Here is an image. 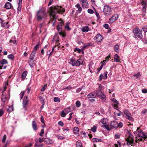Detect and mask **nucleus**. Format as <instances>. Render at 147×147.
Instances as JSON below:
<instances>
[{
	"label": "nucleus",
	"mask_w": 147,
	"mask_h": 147,
	"mask_svg": "<svg viewBox=\"0 0 147 147\" xmlns=\"http://www.w3.org/2000/svg\"><path fill=\"white\" fill-rule=\"evenodd\" d=\"M1 100L2 101L4 102L7 99L6 95L4 96L3 94H2Z\"/></svg>",
	"instance_id": "24"
},
{
	"label": "nucleus",
	"mask_w": 147,
	"mask_h": 147,
	"mask_svg": "<svg viewBox=\"0 0 147 147\" xmlns=\"http://www.w3.org/2000/svg\"><path fill=\"white\" fill-rule=\"evenodd\" d=\"M32 125L34 130H36L37 129V124L35 121H32Z\"/></svg>",
	"instance_id": "14"
},
{
	"label": "nucleus",
	"mask_w": 147,
	"mask_h": 147,
	"mask_svg": "<svg viewBox=\"0 0 147 147\" xmlns=\"http://www.w3.org/2000/svg\"><path fill=\"white\" fill-rule=\"evenodd\" d=\"M27 92L29 94L30 92V91L31 90V87L28 86L26 89Z\"/></svg>",
	"instance_id": "59"
},
{
	"label": "nucleus",
	"mask_w": 147,
	"mask_h": 147,
	"mask_svg": "<svg viewBox=\"0 0 147 147\" xmlns=\"http://www.w3.org/2000/svg\"><path fill=\"white\" fill-rule=\"evenodd\" d=\"M96 129L97 127L96 126H94L91 128V130L93 132H95L96 131Z\"/></svg>",
	"instance_id": "38"
},
{
	"label": "nucleus",
	"mask_w": 147,
	"mask_h": 147,
	"mask_svg": "<svg viewBox=\"0 0 147 147\" xmlns=\"http://www.w3.org/2000/svg\"><path fill=\"white\" fill-rule=\"evenodd\" d=\"M88 12L90 14L93 13H94L93 10L91 9H89L88 10Z\"/></svg>",
	"instance_id": "54"
},
{
	"label": "nucleus",
	"mask_w": 147,
	"mask_h": 147,
	"mask_svg": "<svg viewBox=\"0 0 147 147\" xmlns=\"http://www.w3.org/2000/svg\"><path fill=\"white\" fill-rule=\"evenodd\" d=\"M76 107H80V105H81L80 102L79 101H77L76 102Z\"/></svg>",
	"instance_id": "41"
},
{
	"label": "nucleus",
	"mask_w": 147,
	"mask_h": 147,
	"mask_svg": "<svg viewBox=\"0 0 147 147\" xmlns=\"http://www.w3.org/2000/svg\"><path fill=\"white\" fill-rule=\"evenodd\" d=\"M142 92L144 93H147V89H142Z\"/></svg>",
	"instance_id": "64"
},
{
	"label": "nucleus",
	"mask_w": 147,
	"mask_h": 147,
	"mask_svg": "<svg viewBox=\"0 0 147 147\" xmlns=\"http://www.w3.org/2000/svg\"><path fill=\"white\" fill-rule=\"evenodd\" d=\"M8 63L7 61L4 59H3L0 61V65L3 66L4 64H7Z\"/></svg>",
	"instance_id": "15"
},
{
	"label": "nucleus",
	"mask_w": 147,
	"mask_h": 147,
	"mask_svg": "<svg viewBox=\"0 0 147 147\" xmlns=\"http://www.w3.org/2000/svg\"><path fill=\"white\" fill-rule=\"evenodd\" d=\"M76 147H83L82 144L80 141H78L76 142Z\"/></svg>",
	"instance_id": "31"
},
{
	"label": "nucleus",
	"mask_w": 147,
	"mask_h": 147,
	"mask_svg": "<svg viewBox=\"0 0 147 147\" xmlns=\"http://www.w3.org/2000/svg\"><path fill=\"white\" fill-rule=\"evenodd\" d=\"M89 28L88 26H86L82 28V30L83 32H87L88 31Z\"/></svg>",
	"instance_id": "25"
},
{
	"label": "nucleus",
	"mask_w": 147,
	"mask_h": 147,
	"mask_svg": "<svg viewBox=\"0 0 147 147\" xmlns=\"http://www.w3.org/2000/svg\"><path fill=\"white\" fill-rule=\"evenodd\" d=\"M8 58L11 60H13L14 58V56L12 54L9 55H8Z\"/></svg>",
	"instance_id": "35"
},
{
	"label": "nucleus",
	"mask_w": 147,
	"mask_h": 147,
	"mask_svg": "<svg viewBox=\"0 0 147 147\" xmlns=\"http://www.w3.org/2000/svg\"><path fill=\"white\" fill-rule=\"evenodd\" d=\"M126 140L127 145H131L134 142V137L132 135H129L128 136Z\"/></svg>",
	"instance_id": "6"
},
{
	"label": "nucleus",
	"mask_w": 147,
	"mask_h": 147,
	"mask_svg": "<svg viewBox=\"0 0 147 147\" xmlns=\"http://www.w3.org/2000/svg\"><path fill=\"white\" fill-rule=\"evenodd\" d=\"M76 62V61L75 60H74L73 59H70V63H71L72 65L73 66L75 65V63Z\"/></svg>",
	"instance_id": "28"
},
{
	"label": "nucleus",
	"mask_w": 147,
	"mask_h": 147,
	"mask_svg": "<svg viewBox=\"0 0 147 147\" xmlns=\"http://www.w3.org/2000/svg\"><path fill=\"white\" fill-rule=\"evenodd\" d=\"M140 73L139 72H138L136 74L134 75L133 76L135 77L136 78H137L140 76Z\"/></svg>",
	"instance_id": "42"
},
{
	"label": "nucleus",
	"mask_w": 147,
	"mask_h": 147,
	"mask_svg": "<svg viewBox=\"0 0 147 147\" xmlns=\"http://www.w3.org/2000/svg\"><path fill=\"white\" fill-rule=\"evenodd\" d=\"M142 136L140 135V134H138V140H139L140 141H142Z\"/></svg>",
	"instance_id": "49"
},
{
	"label": "nucleus",
	"mask_w": 147,
	"mask_h": 147,
	"mask_svg": "<svg viewBox=\"0 0 147 147\" xmlns=\"http://www.w3.org/2000/svg\"><path fill=\"white\" fill-rule=\"evenodd\" d=\"M104 64V63H102L100 66V67L98 68L97 70H98V71L97 72H98L100 71V70L102 69V68Z\"/></svg>",
	"instance_id": "43"
},
{
	"label": "nucleus",
	"mask_w": 147,
	"mask_h": 147,
	"mask_svg": "<svg viewBox=\"0 0 147 147\" xmlns=\"http://www.w3.org/2000/svg\"><path fill=\"white\" fill-rule=\"evenodd\" d=\"M38 140L39 142L41 143L43 141L45 142V139H44V138H39Z\"/></svg>",
	"instance_id": "47"
},
{
	"label": "nucleus",
	"mask_w": 147,
	"mask_h": 147,
	"mask_svg": "<svg viewBox=\"0 0 147 147\" xmlns=\"http://www.w3.org/2000/svg\"><path fill=\"white\" fill-rule=\"evenodd\" d=\"M39 45L38 44H37L35 46L33 49V51H34L35 53H36V51H37L38 49L39 48Z\"/></svg>",
	"instance_id": "30"
},
{
	"label": "nucleus",
	"mask_w": 147,
	"mask_h": 147,
	"mask_svg": "<svg viewBox=\"0 0 147 147\" xmlns=\"http://www.w3.org/2000/svg\"><path fill=\"white\" fill-rule=\"evenodd\" d=\"M82 7L83 8H87L88 7V3L87 1L84 2V3H82Z\"/></svg>",
	"instance_id": "27"
},
{
	"label": "nucleus",
	"mask_w": 147,
	"mask_h": 147,
	"mask_svg": "<svg viewBox=\"0 0 147 147\" xmlns=\"http://www.w3.org/2000/svg\"><path fill=\"white\" fill-rule=\"evenodd\" d=\"M83 60L81 59H79L76 61L75 65L76 66H79L80 65H82L83 64Z\"/></svg>",
	"instance_id": "12"
},
{
	"label": "nucleus",
	"mask_w": 147,
	"mask_h": 147,
	"mask_svg": "<svg viewBox=\"0 0 147 147\" xmlns=\"http://www.w3.org/2000/svg\"><path fill=\"white\" fill-rule=\"evenodd\" d=\"M27 71H24L22 75V78L23 79L25 78L27 75Z\"/></svg>",
	"instance_id": "33"
},
{
	"label": "nucleus",
	"mask_w": 147,
	"mask_h": 147,
	"mask_svg": "<svg viewBox=\"0 0 147 147\" xmlns=\"http://www.w3.org/2000/svg\"><path fill=\"white\" fill-rule=\"evenodd\" d=\"M28 101V97L27 96H26V97H25L22 102L23 106L24 107H26L27 105Z\"/></svg>",
	"instance_id": "8"
},
{
	"label": "nucleus",
	"mask_w": 147,
	"mask_h": 147,
	"mask_svg": "<svg viewBox=\"0 0 147 147\" xmlns=\"http://www.w3.org/2000/svg\"><path fill=\"white\" fill-rule=\"evenodd\" d=\"M79 128L77 127H74L73 129V133L75 134H79Z\"/></svg>",
	"instance_id": "19"
},
{
	"label": "nucleus",
	"mask_w": 147,
	"mask_h": 147,
	"mask_svg": "<svg viewBox=\"0 0 147 147\" xmlns=\"http://www.w3.org/2000/svg\"><path fill=\"white\" fill-rule=\"evenodd\" d=\"M142 138H144L145 139L144 140H145L147 138V135H146L145 134V133H144V134H142Z\"/></svg>",
	"instance_id": "60"
},
{
	"label": "nucleus",
	"mask_w": 147,
	"mask_h": 147,
	"mask_svg": "<svg viewBox=\"0 0 147 147\" xmlns=\"http://www.w3.org/2000/svg\"><path fill=\"white\" fill-rule=\"evenodd\" d=\"M66 114L67 113H65L64 111H63L61 113V115L62 117H64L66 116Z\"/></svg>",
	"instance_id": "40"
},
{
	"label": "nucleus",
	"mask_w": 147,
	"mask_h": 147,
	"mask_svg": "<svg viewBox=\"0 0 147 147\" xmlns=\"http://www.w3.org/2000/svg\"><path fill=\"white\" fill-rule=\"evenodd\" d=\"M70 109V108L69 107H68L67 109H65L64 110V111H65V112L67 113V114L68 113H69V112L71 111L70 110H69L68 111V110H69Z\"/></svg>",
	"instance_id": "44"
},
{
	"label": "nucleus",
	"mask_w": 147,
	"mask_h": 147,
	"mask_svg": "<svg viewBox=\"0 0 147 147\" xmlns=\"http://www.w3.org/2000/svg\"><path fill=\"white\" fill-rule=\"evenodd\" d=\"M93 141L97 142H102V140L101 139H99L97 138H93L92 139Z\"/></svg>",
	"instance_id": "39"
},
{
	"label": "nucleus",
	"mask_w": 147,
	"mask_h": 147,
	"mask_svg": "<svg viewBox=\"0 0 147 147\" xmlns=\"http://www.w3.org/2000/svg\"><path fill=\"white\" fill-rule=\"evenodd\" d=\"M58 124L59 125L61 126H63V123L61 121H60L58 122Z\"/></svg>",
	"instance_id": "57"
},
{
	"label": "nucleus",
	"mask_w": 147,
	"mask_h": 147,
	"mask_svg": "<svg viewBox=\"0 0 147 147\" xmlns=\"http://www.w3.org/2000/svg\"><path fill=\"white\" fill-rule=\"evenodd\" d=\"M60 100V99L58 97H55L54 98V101L55 102H59Z\"/></svg>",
	"instance_id": "37"
},
{
	"label": "nucleus",
	"mask_w": 147,
	"mask_h": 147,
	"mask_svg": "<svg viewBox=\"0 0 147 147\" xmlns=\"http://www.w3.org/2000/svg\"><path fill=\"white\" fill-rule=\"evenodd\" d=\"M142 29L144 32H147V25L143 27Z\"/></svg>",
	"instance_id": "53"
},
{
	"label": "nucleus",
	"mask_w": 147,
	"mask_h": 147,
	"mask_svg": "<svg viewBox=\"0 0 147 147\" xmlns=\"http://www.w3.org/2000/svg\"><path fill=\"white\" fill-rule=\"evenodd\" d=\"M104 26L106 29H108L109 28V26L108 24H105L104 25Z\"/></svg>",
	"instance_id": "62"
},
{
	"label": "nucleus",
	"mask_w": 147,
	"mask_h": 147,
	"mask_svg": "<svg viewBox=\"0 0 147 147\" xmlns=\"http://www.w3.org/2000/svg\"><path fill=\"white\" fill-rule=\"evenodd\" d=\"M112 100L115 103V104H113V105H115V107H118V102L114 98H112Z\"/></svg>",
	"instance_id": "22"
},
{
	"label": "nucleus",
	"mask_w": 147,
	"mask_h": 147,
	"mask_svg": "<svg viewBox=\"0 0 147 147\" xmlns=\"http://www.w3.org/2000/svg\"><path fill=\"white\" fill-rule=\"evenodd\" d=\"M24 94V91H22V92H21L20 93V94L21 99L22 98Z\"/></svg>",
	"instance_id": "46"
},
{
	"label": "nucleus",
	"mask_w": 147,
	"mask_h": 147,
	"mask_svg": "<svg viewBox=\"0 0 147 147\" xmlns=\"http://www.w3.org/2000/svg\"><path fill=\"white\" fill-rule=\"evenodd\" d=\"M118 18L117 15L116 14H115L109 19V21L111 23L113 22L117 19Z\"/></svg>",
	"instance_id": "11"
},
{
	"label": "nucleus",
	"mask_w": 147,
	"mask_h": 147,
	"mask_svg": "<svg viewBox=\"0 0 147 147\" xmlns=\"http://www.w3.org/2000/svg\"><path fill=\"white\" fill-rule=\"evenodd\" d=\"M63 22H59L58 23V25L57 26V29L58 30H59V31H61V27L62 26V24H63Z\"/></svg>",
	"instance_id": "20"
},
{
	"label": "nucleus",
	"mask_w": 147,
	"mask_h": 147,
	"mask_svg": "<svg viewBox=\"0 0 147 147\" xmlns=\"http://www.w3.org/2000/svg\"><path fill=\"white\" fill-rule=\"evenodd\" d=\"M76 7H77L79 11V13H80L82 11V7L80 6L79 3H78L76 5Z\"/></svg>",
	"instance_id": "26"
},
{
	"label": "nucleus",
	"mask_w": 147,
	"mask_h": 147,
	"mask_svg": "<svg viewBox=\"0 0 147 147\" xmlns=\"http://www.w3.org/2000/svg\"><path fill=\"white\" fill-rule=\"evenodd\" d=\"M46 14L44 11L42 10H39L38 12L36 15L37 20L38 21H40L42 19L44 18Z\"/></svg>",
	"instance_id": "4"
},
{
	"label": "nucleus",
	"mask_w": 147,
	"mask_h": 147,
	"mask_svg": "<svg viewBox=\"0 0 147 147\" xmlns=\"http://www.w3.org/2000/svg\"><path fill=\"white\" fill-rule=\"evenodd\" d=\"M45 144H50L53 143L52 140L48 138H45Z\"/></svg>",
	"instance_id": "16"
},
{
	"label": "nucleus",
	"mask_w": 147,
	"mask_h": 147,
	"mask_svg": "<svg viewBox=\"0 0 147 147\" xmlns=\"http://www.w3.org/2000/svg\"><path fill=\"white\" fill-rule=\"evenodd\" d=\"M120 135L119 134H115V137L116 139H118L120 138Z\"/></svg>",
	"instance_id": "56"
},
{
	"label": "nucleus",
	"mask_w": 147,
	"mask_h": 147,
	"mask_svg": "<svg viewBox=\"0 0 147 147\" xmlns=\"http://www.w3.org/2000/svg\"><path fill=\"white\" fill-rule=\"evenodd\" d=\"M46 87H47V85H44V86L42 88V89L41 90V91H44L45 90L46 88Z\"/></svg>",
	"instance_id": "58"
},
{
	"label": "nucleus",
	"mask_w": 147,
	"mask_h": 147,
	"mask_svg": "<svg viewBox=\"0 0 147 147\" xmlns=\"http://www.w3.org/2000/svg\"><path fill=\"white\" fill-rule=\"evenodd\" d=\"M44 129H42L41 130V132L39 134V135L41 136H42V134H44Z\"/></svg>",
	"instance_id": "52"
},
{
	"label": "nucleus",
	"mask_w": 147,
	"mask_h": 147,
	"mask_svg": "<svg viewBox=\"0 0 147 147\" xmlns=\"http://www.w3.org/2000/svg\"><path fill=\"white\" fill-rule=\"evenodd\" d=\"M36 53L34 51H32L30 57V60H33L34 57L35 56Z\"/></svg>",
	"instance_id": "18"
},
{
	"label": "nucleus",
	"mask_w": 147,
	"mask_h": 147,
	"mask_svg": "<svg viewBox=\"0 0 147 147\" xmlns=\"http://www.w3.org/2000/svg\"><path fill=\"white\" fill-rule=\"evenodd\" d=\"M69 23L68 22H67L66 23V26H65V28H66L68 30H70V28L69 27Z\"/></svg>",
	"instance_id": "51"
},
{
	"label": "nucleus",
	"mask_w": 147,
	"mask_h": 147,
	"mask_svg": "<svg viewBox=\"0 0 147 147\" xmlns=\"http://www.w3.org/2000/svg\"><path fill=\"white\" fill-rule=\"evenodd\" d=\"M123 113L127 117L126 119H129V120H133L132 117L131 116V114L127 110H125L123 111Z\"/></svg>",
	"instance_id": "7"
},
{
	"label": "nucleus",
	"mask_w": 147,
	"mask_h": 147,
	"mask_svg": "<svg viewBox=\"0 0 147 147\" xmlns=\"http://www.w3.org/2000/svg\"><path fill=\"white\" fill-rule=\"evenodd\" d=\"M104 77L103 75L102 74H101L100 76L99 77L100 81H101L102 80V78H103Z\"/></svg>",
	"instance_id": "63"
},
{
	"label": "nucleus",
	"mask_w": 147,
	"mask_h": 147,
	"mask_svg": "<svg viewBox=\"0 0 147 147\" xmlns=\"http://www.w3.org/2000/svg\"><path fill=\"white\" fill-rule=\"evenodd\" d=\"M65 11V9L61 6H52L50 8V15L53 18L51 19L50 22L53 23V26H54L56 21V17L55 14L57 13H62Z\"/></svg>",
	"instance_id": "1"
},
{
	"label": "nucleus",
	"mask_w": 147,
	"mask_h": 147,
	"mask_svg": "<svg viewBox=\"0 0 147 147\" xmlns=\"http://www.w3.org/2000/svg\"><path fill=\"white\" fill-rule=\"evenodd\" d=\"M106 119H105V118L102 119H101L100 121L102 123L105 124L106 123Z\"/></svg>",
	"instance_id": "48"
},
{
	"label": "nucleus",
	"mask_w": 147,
	"mask_h": 147,
	"mask_svg": "<svg viewBox=\"0 0 147 147\" xmlns=\"http://www.w3.org/2000/svg\"><path fill=\"white\" fill-rule=\"evenodd\" d=\"M111 128H117L118 127L117 122L115 121H112L111 123Z\"/></svg>",
	"instance_id": "9"
},
{
	"label": "nucleus",
	"mask_w": 147,
	"mask_h": 147,
	"mask_svg": "<svg viewBox=\"0 0 147 147\" xmlns=\"http://www.w3.org/2000/svg\"><path fill=\"white\" fill-rule=\"evenodd\" d=\"M12 5L9 2H7L5 4V7L7 9H9L11 8Z\"/></svg>",
	"instance_id": "13"
},
{
	"label": "nucleus",
	"mask_w": 147,
	"mask_h": 147,
	"mask_svg": "<svg viewBox=\"0 0 147 147\" xmlns=\"http://www.w3.org/2000/svg\"><path fill=\"white\" fill-rule=\"evenodd\" d=\"M114 50L117 53H118L119 52V47L118 45H116L115 46Z\"/></svg>",
	"instance_id": "32"
},
{
	"label": "nucleus",
	"mask_w": 147,
	"mask_h": 147,
	"mask_svg": "<svg viewBox=\"0 0 147 147\" xmlns=\"http://www.w3.org/2000/svg\"><path fill=\"white\" fill-rule=\"evenodd\" d=\"M103 12L106 16H108L113 13L111 7L108 5H105L104 7Z\"/></svg>",
	"instance_id": "2"
},
{
	"label": "nucleus",
	"mask_w": 147,
	"mask_h": 147,
	"mask_svg": "<svg viewBox=\"0 0 147 147\" xmlns=\"http://www.w3.org/2000/svg\"><path fill=\"white\" fill-rule=\"evenodd\" d=\"M29 63L30 65V66L31 67H33L34 66V61H31V60H30V61L29 62Z\"/></svg>",
	"instance_id": "36"
},
{
	"label": "nucleus",
	"mask_w": 147,
	"mask_h": 147,
	"mask_svg": "<svg viewBox=\"0 0 147 147\" xmlns=\"http://www.w3.org/2000/svg\"><path fill=\"white\" fill-rule=\"evenodd\" d=\"M4 112L2 109H0V117H1L3 114Z\"/></svg>",
	"instance_id": "61"
},
{
	"label": "nucleus",
	"mask_w": 147,
	"mask_h": 147,
	"mask_svg": "<svg viewBox=\"0 0 147 147\" xmlns=\"http://www.w3.org/2000/svg\"><path fill=\"white\" fill-rule=\"evenodd\" d=\"M134 33L136 37H138L140 39H142L143 36L142 30H140L138 27H136L134 31Z\"/></svg>",
	"instance_id": "3"
},
{
	"label": "nucleus",
	"mask_w": 147,
	"mask_h": 147,
	"mask_svg": "<svg viewBox=\"0 0 147 147\" xmlns=\"http://www.w3.org/2000/svg\"><path fill=\"white\" fill-rule=\"evenodd\" d=\"M87 97L88 98H94L96 96V94H94L93 93H91L87 95Z\"/></svg>",
	"instance_id": "17"
},
{
	"label": "nucleus",
	"mask_w": 147,
	"mask_h": 147,
	"mask_svg": "<svg viewBox=\"0 0 147 147\" xmlns=\"http://www.w3.org/2000/svg\"><path fill=\"white\" fill-rule=\"evenodd\" d=\"M115 61L118 62L120 61L119 57L117 54H116L114 56Z\"/></svg>",
	"instance_id": "21"
},
{
	"label": "nucleus",
	"mask_w": 147,
	"mask_h": 147,
	"mask_svg": "<svg viewBox=\"0 0 147 147\" xmlns=\"http://www.w3.org/2000/svg\"><path fill=\"white\" fill-rule=\"evenodd\" d=\"M94 40L96 42H100L102 40L101 36L100 34H98L94 37Z\"/></svg>",
	"instance_id": "10"
},
{
	"label": "nucleus",
	"mask_w": 147,
	"mask_h": 147,
	"mask_svg": "<svg viewBox=\"0 0 147 147\" xmlns=\"http://www.w3.org/2000/svg\"><path fill=\"white\" fill-rule=\"evenodd\" d=\"M146 6H144L142 9V15L143 17L145 16V13L146 12Z\"/></svg>",
	"instance_id": "23"
},
{
	"label": "nucleus",
	"mask_w": 147,
	"mask_h": 147,
	"mask_svg": "<svg viewBox=\"0 0 147 147\" xmlns=\"http://www.w3.org/2000/svg\"><path fill=\"white\" fill-rule=\"evenodd\" d=\"M105 76L103 78V79H106L107 78V75L108 74V72L107 71H106L105 72Z\"/></svg>",
	"instance_id": "55"
},
{
	"label": "nucleus",
	"mask_w": 147,
	"mask_h": 147,
	"mask_svg": "<svg viewBox=\"0 0 147 147\" xmlns=\"http://www.w3.org/2000/svg\"><path fill=\"white\" fill-rule=\"evenodd\" d=\"M43 144H39L38 141H36L35 145V146L38 147H42L43 146Z\"/></svg>",
	"instance_id": "29"
},
{
	"label": "nucleus",
	"mask_w": 147,
	"mask_h": 147,
	"mask_svg": "<svg viewBox=\"0 0 147 147\" xmlns=\"http://www.w3.org/2000/svg\"><path fill=\"white\" fill-rule=\"evenodd\" d=\"M103 127L105 128L108 130H110L111 129V128L108 125H104L102 126Z\"/></svg>",
	"instance_id": "34"
},
{
	"label": "nucleus",
	"mask_w": 147,
	"mask_h": 147,
	"mask_svg": "<svg viewBox=\"0 0 147 147\" xmlns=\"http://www.w3.org/2000/svg\"><path fill=\"white\" fill-rule=\"evenodd\" d=\"M13 107H9L7 109V111L10 112L13 111Z\"/></svg>",
	"instance_id": "45"
},
{
	"label": "nucleus",
	"mask_w": 147,
	"mask_h": 147,
	"mask_svg": "<svg viewBox=\"0 0 147 147\" xmlns=\"http://www.w3.org/2000/svg\"><path fill=\"white\" fill-rule=\"evenodd\" d=\"M6 136L5 135H4L3 136V139H2V142L3 143H5V140L6 139Z\"/></svg>",
	"instance_id": "50"
},
{
	"label": "nucleus",
	"mask_w": 147,
	"mask_h": 147,
	"mask_svg": "<svg viewBox=\"0 0 147 147\" xmlns=\"http://www.w3.org/2000/svg\"><path fill=\"white\" fill-rule=\"evenodd\" d=\"M96 96L100 97L101 99L105 101L106 99V96L101 91L100 89H99L95 92Z\"/></svg>",
	"instance_id": "5"
}]
</instances>
